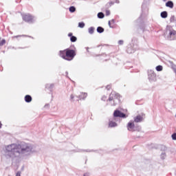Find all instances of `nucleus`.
Instances as JSON below:
<instances>
[{
	"label": "nucleus",
	"instance_id": "12",
	"mask_svg": "<svg viewBox=\"0 0 176 176\" xmlns=\"http://www.w3.org/2000/svg\"><path fill=\"white\" fill-rule=\"evenodd\" d=\"M116 126H118V124H116V122H113V121H109V126H110V127H116Z\"/></svg>",
	"mask_w": 176,
	"mask_h": 176
},
{
	"label": "nucleus",
	"instance_id": "14",
	"mask_svg": "<svg viewBox=\"0 0 176 176\" xmlns=\"http://www.w3.org/2000/svg\"><path fill=\"white\" fill-rule=\"evenodd\" d=\"M69 10L70 13H74V12H76V8L74 6H71L69 8Z\"/></svg>",
	"mask_w": 176,
	"mask_h": 176
},
{
	"label": "nucleus",
	"instance_id": "21",
	"mask_svg": "<svg viewBox=\"0 0 176 176\" xmlns=\"http://www.w3.org/2000/svg\"><path fill=\"white\" fill-rule=\"evenodd\" d=\"M114 98H115L113 97V94H111L109 95V101H113V99H114Z\"/></svg>",
	"mask_w": 176,
	"mask_h": 176
},
{
	"label": "nucleus",
	"instance_id": "17",
	"mask_svg": "<svg viewBox=\"0 0 176 176\" xmlns=\"http://www.w3.org/2000/svg\"><path fill=\"white\" fill-rule=\"evenodd\" d=\"M70 41L71 42H76V41H78V38H76V36H72L70 38Z\"/></svg>",
	"mask_w": 176,
	"mask_h": 176
},
{
	"label": "nucleus",
	"instance_id": "11",
	"mask_svg": "<svg viewBox=\"0 0 176 176\" xmlns=\"http://www.w3.org/2000/svg\"><path fill=\"white\" fill-rule=\"evenodd\" d=\"M86 97H87V93H81L80 95H79V98L80 100H85V98H86Z\"/></svg>",
	"mask_w": 176,
	"mask_h": 176
},
{
	"label": "nucleus",
	"instance_id": "5",
	"mask_svg": "<svg viewBox=\"0 0 176 176\" xmlns=\"http://www.w3.org/2000/svg\"><path fill=\"white\" fill-rule=\"evenodd\" d=\"M126 127L129 131H131L132 133H133V131H137V129H135V124L133 122H128Z\"/></svg>",
	"mask_w": 176,
	"mask_h": 176
},
{
	"label": "nucleus",
	"instance_id": "24",
	"mask_svg": "<svg viewBox=\"0 0 176 176\" xmlns=\"http://www.w3.org/2000/svg\"><path fill=\"white\" fill-rule=\"evenodd\" d=\"M6 43V41L5 39L0 40V45H5Z\"/></svg>",
	"mask_w": 176,
	"mask_h": 176
},
{
	"label": "nucleus",
	"instance_id": "9",
	"mask_svg": "<svg viewBox=\"0 0 176 176\" xmlns=\"http://www.w3.org/2000/svg\"><path fill=\"white\" fill-rule=\"evenodd\" d=\"M25 102H31V101H32V97L30 95H26L25 96Z\"/></svg>",
	"mask_w": 176,
	"mask_h": 176
},
{
	"label": "nucleus",
	"instance_id": "20",
	"mask_svg": "<svg viewBox=\"0 0 176 176\" xmlns=\"http://www.w3.org/2000/svg\"><path fill=\"white\" fill-rule=\"evenodd\" d=\"M78 27H80V28H85V23L83 22H80L78 23Z\"/></svg>",
	"mask_w": 176,
	"mask_h": 176
},
{
	"label": "nucleus",
	"instance_id": "18",
	"mask_svg": "<svg viewBox=\"0 0 176 176\" xmlns=\"http://www.w3.org/2000/svg\"><path fill=\"white\" fill-rule=\"evenodd\" d=\"M104 13H102V12H99L98 14V19H104Z\"/></svg>",
	"mask_w": 176,
	"mask_h": 176
},
{
	"label": "nucleus",
	"instance_id": "2",
	"mask_svg": "<svg viewBox=\"0 0 176 176\" xmlns=\"http://www.w3.org/2000/svg\"><path fill=\"white\" fill-rule=\"evenodd\" d=\"M59 56L63 58V60L72 61V59L75 58V56H76V50L67 48L65 50L60 51Z\"/></svg>",
	"mask_w": 176,
	"mask_h": 176
},
{
	"label": "nucleus",
	"instance_id": "1",
	"mask_svg": "<svg viewBox=\"0 0 176 176\" xmlns=\"http://www.w3.org/2000/svg\"><path fill=\"white\" fill-rule=\"evenodd\" d=\"M30 146L27 144H12L6 147V157L10 159V157H17V155L28 152Z\"/></svg>",
	"mask_w": 176,
	"mask_h": 176
},
{
	"label": "nucleus",
	"instance_id": "19",
	"mask_svg": "<svg viewBox=\"0 0 176 176\" xmlns=\"http://www.w3.org/2000/svg\"><path fill=\"white\" fill-rule=\"evenodd\" d=\"M156 70L158 72L163 71V67L162 65H158L156 67Z\"/></svg>",
	"mask_w": 176,
	"mask_h": 176
},
{
	"label": "nucleus",
	"instance_id": "23",
	"mask_svg": "<svg viewBox=\"0 0 176 176\" xmlns=\"http://www.w3.org/2000/svg\"><path fill=\"white\" fill-rule=\"evenodd\" d=\"M171 138H172V140L175 141L176 140V133H174L173 134H172Z\"/></svg>",
	"mask_w": 176,
	"mask_h": 176
},
{
	"label": "nucleus",
	"instance_id": "29",
	"mask_svg": "<svg viewBox=\"0 0 176 176\" xmlns=\"http://www.w3.org/2000/svg\"><path fill=\"white\" fill-rule=\"evenodd\" d=\"M0 129H2V122H0Z\"/></svg>",
	"mask_w": 176,
	"mask_h": 176
},
{
	"label": "nucleus",
	"instance_id": "6",
	"mask_svg": "<svg viewBox=\"0 0 176 176\" xmlns=\"http://www.w3.org/2000/svg\"><path fill=\"white\" fill-rule=\"evenodd\" d=\"M113 116L114 118H126V114L119 110H116L113 113Z\"/></svg>",
	"mask_w": 176,
	"mask_h": 176
},
{
	"label": "nucleus",
	"instance_id": "25",
	"mask_svg": "<svg viewBox=\"0 0 176 176\" xmlns=\"http://www.w3.org/2000/svg\"><path fill=\"white\" fill-rule=\"evenodd\" d=\"M111 14V12L109 10H106V16H109Z\"/></svg>",
	"mask_w": 176,
	"mask_h": 176
},
{
	"label": "nucleus",
	"instance_id": "10",
	"mask_svg": "<svg viewBox=\"0 0 176 176\" xmlns=\"http://www.w3.org/2000/svg\"><path fill=\"white\" fill-rule=\"evenodd\" d=\"M108 24L110 28H115V20L109 21Z\"/></svg>",
	"mask_w": 176,
	"mask_h": 176
},
{
	"label": "nucleus",
	"instance_id": "26",
	"mask_svg": "<svg viewBox=\"0 0 176 176\" xmlns=\"http://www.w3.org/2000/svg\"><path fill=\"white\" fill-rule=\"evenodd\" d=\"M123 43H124L123 40H120V41H118V45H123Z\"/></svg>",
	"mask_w": 176,
	"mask_h": 176
},
{
	"label": "nucleus",
	"instance_id": "13",
	"mask_svg": "<svg viewBox=\"0 0 176 176\" xmlns=\"http://www.w3.org/2000/svg\"><path fill=\"white\" fill-rule=\"evenodd\" d=\"M111 94H113V96L114 97V98H120V94H119L118 93H116V91H113Z\"/></svg>",
	"mask_w": 176,
	"mask_h": 176
},
{
	"label": "nucleus",
	"instance_id": "27",
	"mask_svg": "<svg viewBox=\"0 0 176 176\" xmlns=\"http://www.w3.org/2000/svg\"><path fill=\"white\" fill-rule=\"evenodd\" d=\"M16 176H21V172L19 171L16 173Z\"/></svg>",
	"mask_w": 176,
	"mask_h": 176
},
{
	"label": "nucleus",
	"instance_id": "22",
	"mask_svg": "<svg viewBox=\"0 0 176 176\" xmlns=\"http://www.w3.org/2000/svg\"><path fill=\"white\" fill-rule=\"evenodd\" d=\"M89 34H93L94 32V28H93V27L89 28Z\"/></svg>",
	"mask_w": 176,
	"mask_h": 176
},
{
	"label": "nucleus",
	"instance_id": "28",
	"mask_svg": "<svg viewBox=\"0 0 176 176\" xmlns=\"http://www.w3.org/2000/svg\"><path fill=\"white\" fill-rule=\"evenodd\" d=\"M68 36H71V38H72V36H72V33H69V34H68Z\"/></svg>",
	"mask_w": 176,
	"mask_h": 176
},
{
	"label": "nucleus",
	"instance_id": "16",
	"mask_svg": "<svg viewBox=\"0 0 176 176\" xmlns=\"http://www.w3.org/2000/svg\"><path fill=\"white\" fill-rule=\"evenodd\" d=\"M97 32H99V34H102V32H104V28H102V27H98Z\"/></svg>",
	"mask_w": 176,
	"mask_h": 176
},
{
	"label": "nucleus",
	"instance_id": "7",
	"mask_svg": "<svg viewBox=\"0 0 176 176\" xmlns=\"http://www.w3.org/2000/svg\"><path fill=\"white\" fill-rule=\"evenodd\" d=\"M142 120H144V117H142V116H141V115H138L134 118V122L135 123H140V122H142Z\"/></svg>",
	"mask_w": 176,
	"mask_h": 176
},
{
	"label": "nucleus",
	"instance_id": "15",
	"mask_svg": "<svg viewBox=\"0 0 176 176\" xmlns=\"http://www.w3.org/2000/svg\"><path fill=\"white\" fill-rule=\"evenodd\" d=\"M161 17H162V19H166L167 12L164 11V12H161Z\"/></svg>",
	"mask_w": 176,
	"mask_h": 176
},
{
	"label": "nucleus",
	"instance_id": "8",
	"mask_svg": "<svg viewBox=\"0 0 176 176\" xmlns=\"http://www.w3.org/2000/svg\"><path fill=\"white\" fill-rule=\"evenodd\" d=\"M166 6L167 8H170V9H173V8H174V3H173V1H169L166 3Z\"/></svg>",
	"mask_w": 176,
	"mask_h": 176
},
{
	"label": "nucleus",
	"instance_id": "30",
	"mask_svg": "<svg viewBox=\"0 0 176 176\" xmlns=\"http://www.w3.org/2000/svg\"><path fill=\"white\" fill-rule=\"evenodd\" d=\"M71 98H74V96L72 95V96H71Z\"/></svg>",
	"mask_w": 176,
	"mask_h": 176
},
{
	"label": "nucleus",
	"instance_id": "4",
	"mask_svg": "<svg viewBox=\"0 0 176 176\" xmlns=\"http://www.w3.org/2000/svg\"><path fill=\"white\" fill-rule=\"evenodd\" d=\"M22 19L26 23H32L34 21V17L30 14H23Z\"/></svg>",
	"mask_w": 176,
	"mask_h": 176
},
{
	"label": "nucleus",
	"instance_id": "3",
	"mask_svg": "<svg viewBox=\"0 0 176 176\" xmlns=\"http://www.w3.org/2000/svg\"><path fill=\"white\" fill-rule=\"evenodd\" d=\"M165 36H166L168 41H174L176 38V31L169 28L166 29Z\"/></svg>",
	"mask_w": 176,
	"mask_h": 176
}]
</instances>
